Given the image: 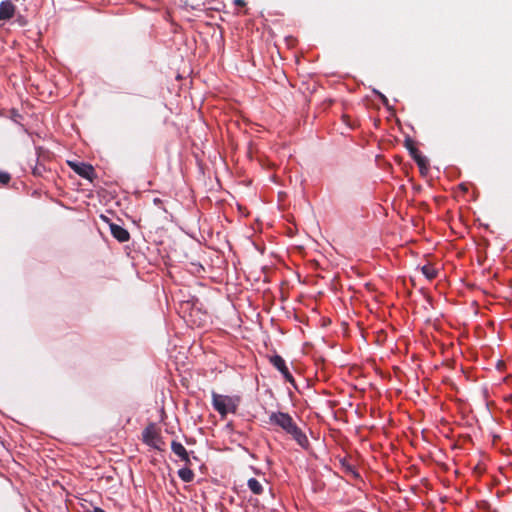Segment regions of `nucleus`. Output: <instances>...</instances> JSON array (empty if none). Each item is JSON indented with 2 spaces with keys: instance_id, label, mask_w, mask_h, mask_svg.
I'll list each match as a JSON object with an SVG mask.
<instances>
[{
  "instance_id": "4468645a",
  "label": "nucleus",
  "mask_w": 512,
  "mask_h": 512,
  "mask_svg": "<svg viewBox=\"0 0 512 512\" xmlns=\"http://www.w3.org/2000/svg\"><path fill=\"white\" fill-rule=\"evenodd\" d=\"M11 177L10 174L5 171H0V183L6 185L9 183Z\"/></svg>"
},
{
  "instance_id": "9d476101",
  "label": "nucleus",
  "mask_w": 512,
  "mask_h": 512,
  "mask_svg": "<svg viewBox=\"0 0 512 512\" xmlns=\"http://www.w3.org/2000/svg\"><path fill=\"white\" fill-rule=\"evenodd\" d=\"M421 271L428 280H432V279L436 278V276H437V270L431 264H426V265L422 266Z\"/></svg>"
},
{
  "instance_id": "2eb2a0df",
  "label": "nucleus",
  "mask_w": 512,
  "mask_h": 512,
  "mask_svg": "<svg viewBox=\"0 0 512 512\" xmlns=\"http://www.w3.org/2000/svg\"><path fill=\"white\" fill-rule=\"evenodd\" d=\"M195 313H197L196 310H193L191 311L189 317V322L192 324V325H197V326H200L201 325V322H197L196 319H194V316H195Z\"/></svg>"
},
{
  "instance_id": "423d86ee",
  "label": "nucleus",
  "mask_w": 512,
  "mask_h": 512,
  "mask_svg": "<svg viewBox=\"0 0 512 512\" xmlns=\"http://www.w3.org/2000/svg\"><path fill=\"white\" fill-rule=\"evenodd\" d=\"M16 11L15 5L10 0L0 3V21L10 20Z\"/></svg>"
},
{
  "instance_id": "20e7f679",
  "label": "nucleus",
  "mask_w": 512,
  "mask_h": 512,
  "mask_svg": "<svg viewBox=\"0 0 512 512\" xmlns=\"http://www.w3.org/2000/svg\"><path fill=\"white\" fill-rule=\"evenodd\" d=\"M67 164L75 173L85 179L92 181L95 177V170L90 164L75 161H68Z\"/></svg>"
},
{
  "instance_id": "f257e3e1",
  "label": "nucleus",
  "mask_w": 512,
  "mask_h": 512,
  "mask_svg": "<svg viewBox=\"0 0 512 512\" xmlns=\"http://www.w3.org/2000/svg\"><path fill=\"white\" fill-rule=\"evenodd\" d=\"M269 424L277 426L291 435L300 445L305 446L308 443L307 437L298 428L293 418L284 412H273L269 416Z\"/></svg>"
},
{
  "instance_id": "6ab92c4d",
  "label": "nucleus",
  "mask_w": 512,
  "mask_h": 512,
  "mask_svg": "<svg viewBox=\"0 0 512 512\" xmlns=\"http://www.w3.org/2000/svg\"><path fill=\"white\" fill-rule=\"evenodd\" d=\"M92 512H105V511L99 507H94Z\"/></svg>"
},
{
  "instance_id": "1a4fd4ad",
  "label": "nucleus",
  "mask_w": 512,
  "mask_h": 512,
  "mask_svg": "<svg viewBox=\"0 0 512 512\" xmlns=\"http://www.w3.org/2000/svg\"><path fill=\"white\" fill-rule=\"evenodd\" d=\"M247 485L249 489L252 491V493L256 495H261L263 493V485L256 478H250L247 482Z\"/></svg>"
},
{
  "instance_id": "ddd939ff",
  "label": "nucleus",
  "mask_w": 512,
  "mask_h": 512,
  "mask_svg": "<svg viewBox=\"0 0 512 512\" xmlns=\"http://www.w3.org/2000/svg\"><path fill=\"white\" fill-rule=\"evenodd\" d=\"M412 158L415 160V162L421 169L427 168V159L421 153L414 155V157H412Z\"/></svg>"
},
{
  "instance_id": "a211bd4d",
  "label": "nucleus",
  "mask_w": 512,
  "mask_h": 512,
  "mask_svg": "<svg viewBox=\"0 0 512 512\" xmlns=\"http://www.w3.org/2000/svg\"><path fill=\"white\" fill-rule=\"evenodd\" d=\"M33 173H34V175H39V176H40V175H42V171H41V169H40V168H38V167L34 168Z\"/></svg>"
},
{
  "instance_id": "f3484780",
  "label": "nucleus",
  "mask_w": 512,
  "mask_h": 512,
  "mask_svg": "<svg viewBox=\"0 0 512 512\" xmlns=\"http://www.w3.org/2000/svg\"><path fill=\"white\" fill-rule=\"evenodd\" d=\"M293 41H294V39H293L292 35L285 37V42L287 43V45H289V46L292 45Z\"/></svg>"
},
{
  "instance_id": "dca6fc26",
  "label": "nucleus",
  "mask_w": 512,
  "mask_h": 512,
  "mask_svg": "<svg viewBox=\"0 0 512 512\" xmlns=\"http://www.w3.org/2000/svg\"><path fill=\"white\" fill-rule=\"evenodd\" d=\"M234 4L241 8L246 6L245 0H234Z\"/></svg>"
},
{
  "instance_id": "f03ea898",
  "label": "nucleus",
  "mask_w": 512,
  "mask_h": 512,
  "mask_svg": "<svg viewBox=\"0 0 512 512\" xmlns=\"http://www.w3.org/2000/svg\"><path fill=\"white\" fill-rule=\"evenodd\" d=\"M212 402L214 409L222 416H225L228 413L236 412L239 398L213 393Z\"/></svg>"
},
{
  "instance_id": "0eeeda50",
  "label": "nucleus",
  "mask_w": 512,
  "mask_h": 512,
  "mask_svg": "<svg viewBox=\"0 0 512 512\" xmlns=\"http://www.w3.org/2000/svg\"><path fill=\"white\" fill-rule=\"evenodd\" d=\"M110 231L113 237L116 238L119 242H126L130 238L129 232L117 224H111Z\"/></svg>"
},
{
  "instance_id": "6e6552de",
  "label": "nucleus",
  "mask_w": 512,
  "mask_h": 512,
  "mask_svg": "<svg viewBox=\"0 0 512 512\" xmlns=\"http://www.w3.org/2000/svg\"><path fill=\"white\" fill-rule=\"evenodd\" d=\"M171 449H172L173 453L176 454L186 464L190 463L189 454H188L186 448L180 442L172 441Z\"/></svg>"
},
{
  "instance_id": "7ed1b4c3",
  "label": "nucleus",
  "mask_w": 512,
  "mask_h": 512,
  "mask_svg": "<svg viewBox=\"0 0 512 512\" xmlns=\"http://www.w3.org/2000/svg\"><path fill=\"white\" fill-rule=\"evenodd\" d=\"M143 441L156 449H160L162 440L155 424H149L143 431Z\"/></svg>"
},
{
  "instance_id": "9b49d317",
  "label": "nucleus",
  "mask_w": 512,
  "mask_h": 512,
  "mask_svg": "<svg viewBox=\"0 0 512 512\" xmlns=\"http://www.w3.org/2000/svg\"><path fill=\"white\" fill-rule=\"evenodd\" d=\"M178 475L184 482H191L194 478V473L189 468H182L178 471Z\"/></svg>"
},
{
  "instance_id": "f8f14e48",
  "label": "nucleus",
  "mask_w": 512,
  "mask_h": 512,
  "mask_svg": "<svg viewBox=\"0 0 512 512\" xmlns=\"http://www.w3.org/2000/svg\"><path fill=\"white\" fill-rule=\"evenodd\" d=\"M404 146L408 149V151L410 152V155L412 157H414V155H417L418 153H420V151L418 150V148L415 145V142L411 138L405 139Z\"/></svg>"
},
{
  "instance_id": "39448f33",
  "label": "nucleus",
  "mask_w": 512,
  "mask_h": 512,
  "mask_svg": "<svg viewBox=\"0 0 512 512\" xmlns=\"http://www.w3.org/2000/svg\"><path fill=\"white\" fill-rule=\"evenodd\" d=\"M270 362L276 369H278L281 372V374L283 375V377L285 378L286 381H288L290 383H294L293 376L289 372V370L286 366L285 360L281 356H279V355L272 356L270 358Z\"/></svg>"
},
{
  "instance_id": "aec40b11",
  "label": "nucleus",
  "mask_w": 512,
  "mask_h": 512,
  "mask_svg": "<svg viewBox=\"0 0 512 512\" xmlns=\"http://www.w3.org/2000/svg\"><path fill=\"white\" fill-rule=\"evenodd\" d=\"M154 202H155L156 204H160V203H162V201H161L159 198H155V199H154Z\"/></svg>"
}]
</instances>
